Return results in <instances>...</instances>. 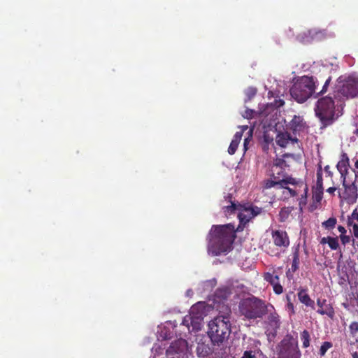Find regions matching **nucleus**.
<instances>
[{
  "instance_id": "aec40b11",
  "label": "nucleus",
  "mask_w": 358,
  "mask_h": 358,
  "mask_svg": "<svg viewBox=\"0 0 358 358\" xmlns=\"http://www.w3.org/2000/svg\"><path fill=\"white\" fill-rule=\"evenodd\" d=\"M303 119L300 116L294 115L290 122V129L294 131H300L304 127Z\"/></svg>"
},
{
  "instance_id": "ea45409f",
  "label": "nucleus",
  "mask_w": 358,
  "mask_h": 358,
  "mask_svg": "<svg viewBox=\"0 0 358 358\" xmlns=\"http://www.w3.org/2000/svg\"><path fill=\"white\" fill-rule=\"evenodd\" d=\"M241 358H256L255 352L252 350H246L243 352Z\"/></svg>"
},
{
  "instance_id": "6ab92c4d",
  "label": "nucleus",
  "mask_w": 358,
  "mask_h": 358,
  "mask_svg": "<svg viewBox=\"0 0 358 358\" xmlns=\"http://www.w3.org/2000/svg\"><path fill=\"white\" fill-rule=\"evenodd\" d=\"M350 166V160L348 155L343 152L341 157V160L338 162L336 167L338 171L343 176L348 171V168Z\"/></svg>"
},
{
  "instance_id": "58836bf2",
  "label": "nucleus",
  "mask_w": 358,
  "mask_h": 358,
  "mask_svg": "<svg viewBox=\"0 0 358 358\" xmlns=\"http://www.w3.org/2000/svg\"><path fill=\"white\" fill-rule=\"evenodd\" d=\"M340 239L343 245L348 244L351 241L350 236L346 234H341Z\"/></svg>"
},
{
  "instance_id": "f3484780",
  "label": "nucleus",
  "mask_w": 358,
  "mask_h": 358,
  "mask_svg": "<svg viewBox=\"0 0 358 358\" xmlns=\"http://www.w3.org/2000/svg\"><path fill=\"white\" fill-rule=\"evenodd\" d=\"M187 342L184 339H179L171 343L170 347L167 349V352L179 354L184 351L186 348Z\"/></svg>"
},
{
  "instance_id": "5fc2aeb1",
  "label": "nucleus",
  "mask_w": 358,
  "mask_h": 358,
  "mask_svg": "<svg viewBox=\"0 0 358 358\" xmlns=\"http://www.w3.org/2000/svg\"><path fill=\"white\" fill-rule=\"evenodd\" d=\"M356 134H358V129L356 130V132H355Z\"/></svg>"
},
{
  "instance_id": "412c9836",
  "label": "nucleus",
  "mask_w": 358,
  "mask_h": 358,
  "mask_svg": "<svg viewBox=\"0 0 358 358\" xmlns=\"http://www.w3.org/2000/svg\"><path fill=\"white\" fill-rule=\"evenodd\" d=\"M294 185L296 186V188H297V189H292V188L288 187L287 185H285V187H282V189H285V191L283 192V194L285 195V198L296 196L299 194V192L301 190L300 189H302L303 191L304 192V189L303 187H299L296 185ZM301 196H302V198H304L305 199L307 197V196L305 197L304 193L301 195Z\"/></svg>"
},
{
  "instance_id": "c03bdc74",
  "label": "nucleus",
  "mask_w": 358,
  "mask_h": 358,
  "mask_svg": "<svg viewBox=\"0 0 358 358\" xmlns=\"http://www.w3.org/2000/svg\"><path fill=\"white\" fill-rule=\"evenodd\" d=\"M353 234L358 239V224H354Z\"/></svg>"
},
{
  "instance_id": "cd10ccee",
  "label": "nucleus",
  "mask_w": 358,
  "mask_h": 358,
  "mask_svg": "<svg viewBox=\"0 0 358 358\" xmlns=\"http://www.w3.org/2000/svg\"><path fill=\"white\" fill-rule=\"evenodd\" d=\"M264 279L269 282L271 285H274L275 282H277L279 281V277L278 275H274L273 273L266 272L264 274Z\"/></svg>"
},
{
  "instance_id": "f03ea898",
  "label": "nucleus",
  "mask_w": 358,
  "mask_h": 358,
  "mask_svg": "<svg viewBox=\"0 0 358 358\" xmlns=\"http://www.w3.org/2000/svg\"><path fill=\"white\" fill-rule=\"evenodd\" d=\"M331 79V76H328L324 80L322 89L315 93L316 85L319 83L318 80L313 76H301L296 80L290 88V94L298 103H304L315 94V98L324 94L328 90Z\"/></svg>"
},
{
  "instance_id": "423d86ee",
  "label": "nucleus",
  "mask_w": 358,
  "mask_h": 358,
  "mask_svg": "<svg viewBox=\"0 0 358 358\" xmlns=\"http://www.w3.org/2000/svg\"><path fill=\"white\" fill-rule=\"evenodd\" d=\"M238 308L241 314L248 320L261 319L268 312V306L254 296L241 300Z\"/></svg>"
},
{
  "instance_id": "dca6fc26",
  "label": "nucleus",
  "mask_w": 358,
  "mask_h": 358,
  "mask_svg": "<svg viewBox=\"0 0 358 358\" xmlns=\"http://www.w3.org/2000/svg\"><path fill=\"white\" fill-rule=\"evenodd\" d=\"M232 194H228L224 196L223 202L229 203V205L223 206L222 209L225 215H231L235 213L236 210H238V205L232 200Z\"/></svg>"
},
{
  "instance_id": "4be33fe9",
  "label": "nucleus",
  "mask_w": 358,
  "mask_h": 358,
  "mask_svg": "<svg viewBox=\"0 0 358 358\" xmlns=\"http://www.w3.org/2000/svg\"><path fill=\"white\" fill-rule=\"evenodd\" d=\"M323 190H324L323 187H320L315 186L313 189V199L314 201H315L317 203H320V201H322V197H323Z\"/></svg>"
},
{
  "instance_id": "c85d7f7f",
  "label": "nucleus",
  "mask_w": 358,
  "mask_h": 358,
  "mask_svg": "<svg viewBox=\"0 0 358 358\" xmlns=\"http://www.w3.org/2000/svg\"><path fill=\"white\" fill-rule=\"evenodd\" d=\"M301 338L303 341V348H308L310 345V334L307 330H303L301 333Z\"/></svg>"
},
{
  "instance_id": "f8f14e48",
  "label": "nucleus",
  "mask_w": 358,
  "mask_h": 358,
  "mask_svg": "<svg viewBox=\"0 0 358 358\" xmlns=\"http://www.w3.org/2000/svg\"><path fill=\"white\" fill-rule=\"evenodd\" d=\"M275 142L281 148H285L288 145H294L298 143V138L292 136L289 132H279L275 137Z\"/></svg>"
},
{
  "instance_id": "393cba45",
  "label": "nucleus",
  "mask_w": 358,
  "mask_h": 358,
  "mask_svg": "<svg viewBox=\"0 0 358 358\" xmlns=\"http://www.w3.org/2000/svg\"><path fill=\"white\" fill-rule=\"evenodd\" d=\"M337 219L334 217H329L328 220L322 222V227L327 230H331L336 227Z\"/></svg>"
},
{
  "instance_id": "3c124183",
  "label": "nucleus",
  "mask_w": 358,
  "mask_h": 358,
  "mask_svg": "<svg viewBox=\"0 0 358 358\" xmlns=\"http://www.w3.org/2000/svg\"><path fill=\"white\" fill-rule=\"evenodd\" d=\"M352 358H358V352H354L353 353H352Z\"/></svg>"
},
{
  "instance_id": "4c0bfd02",
  "label": "nucleus",
  "mask_w": 358,
  "mask_h": 358,
  "mask_svg": "<svg viewBox=\"0 0 358 358\" xmlns=\"http://www.w3.org/2000/svg\"><path fill=\"white\" fill-rule=\"evenodd\" d=\"M229 294V292H228V290L227 289H218L216 292V296H217L219 297L220 296L223 299L227 298Z\"/></svg>"
},
{
  "instance_id": "9b49d317",
  "label": "nucleus",
  "mask_w": 358,
  "mask_h": 358,
  "mask_svg": "<svg viewBox=\"0 0 358 358\" xmlns=\"http://www.w3.org/2000/svg\"><path fill=\"white\" fill-rule=\"evenodd\" d=\"M271 237L275 246L280 248H287L289 245V238L287 233L283 230H272Z\"/></svg>"
},
{
  "instance_id": "20e7f679",
  "label": "nucleus",
  "mask_w": 358,
  "mask_h": 358,
  "mask_svg": "<svg viewBox=\"0 0 358 358\" xmlns=\"http://www.w3.org/2000/svg\"><path fill=\"white\" fill-rule=\"evenodd\" d=\"M337 101L343 99H353L358 96V78L352 76H341L336 80L332 92Z\"/></svg>"
},
{
  "instance_id": "1a4fd4ad",
  "label": "nucleus",
  "mask_w": 358,
  "mask_h": 358,
  "mask_svg": "<svg viewBox=\"0 0 358 358\" xmlns=\"http://www.w3.org/2000/svg\"><path fill=\"white\" fill-rule=\"evenodd\" d=\"M301 352L296 342L283 339L280 343L279 358H301Z\"/></svg>"
},
{
  "instance_id": "603ef678",
  "label": "nucleus",
  "mask_w": 358,
  "mask_h": 358,
  "mask_svg": "<svg viewBox=\"0 0 358 358\" xmlns=\"http://www.w3.org/2000/svg\"><path fill=\"white\" fill-rule=\"evenodd\" d=\"M248 140V138H245V141H244V147H245V149H247L246 144H247Z\"/></svg>"
},
{
  "instance_id": "473e14b6",
  "label": "nucleus",
  "mask_w": 358,
  "mask_h": 358,
  "mask_svg": "<svg viewBox=\"0 0 358 358\" xmlns=\"http://www.w3.org/2000/svg\"><path fill=\"white\" fill-rule=\"evenodd\" d=\"M349 329L351 336L353 337L355 336L358 333V322L355 321L351 322L349 326Z\"/></svg>"
},
{
  "instance_id": "37998d69",
  "label": "nucleus",
  "mask_w": 358,
  "mask_h": 358,
  "mask_svg": "<svg viewBox=\"0 0 358 358\" xmlns=\"http://www.w3.org/2000/svg\"><path fill=\"white\" fill-rule=\"evenodd\" d=\"M324 171L326 172V173H327L329 176H330V177H331V176H332L333 173H332V172L331 171V170H330V166H329V165H327V166H324Z\"/></svg>"
},
{
  "instance_id": "c756f323",
  "label": "nucleus",
  "mask_w": 358,
  "mask_h": 358,
  "mask_svg": "<svg viewBox=\"0 0 358 358\" xmlns=\"http://www.w3.org/2000/svg\"><path fill=\"white\" fill-rule=\"evenodd\" d=\"M311 34L310 30H307L297 36V38L301 43H307L310 41V36Z\"/></svg>"
},
{
  "instance_id": "39448f33",
  "label": "nucleus",
  "mask_w": 358,
  "mask_h": 358,
  "mask_svg": "<svg viewBox=\"0 0 358 358\" xmlns=\"http://www.w3.org/2000/svg\"><path fill=\"white\" fill-rule=\"evenodd\" d=\"M335 101L332 93L319 99L315 108V115L323 127L331 125L338 118L335 112Z\"/></svg>"
},
{
  "instance_id": "e433bc0d",
  "label": "nucleus",
  "mask_w": 358,
  "mask_h": 358,
  "mask_svg": "<svg viewBox=\"0 0 358 358\" xmlns=\"http://www.w3.org/2000/svg\"><path fill=\"white\" fill-rule=\"evenodd\" d=\"M272 286H273V292L276 294H280L282 293L283 288H282V286L279 283V281H278L277 282H275V284L273 285Z\"/></svg>"
},
{
  "instance_id": "a18cd8bd",
  "label": "nucleus",
  "mask_w": 358,
  "mask_h": 358,
  "mask_svg": "<svg viewBox=\"0 0 358 358\" xmlns=\"http://www.w3.org/2000/svg\"><path fill=\"white\" fill-rule=\"evenodd\" d=\"M262 150L264 152H267L269 150L270 144L262 142Z\"/></svg>"
},
{
  "instance_id": "49530a36",
  "label": "nucleus",
  "mask_w": 358,
  "mask_h": 358,
  "mask_svg": "<svg viewBox=\"0 0 358 358\" xmlns=\"http://www.w3.org/2000/svg\"><path fill=\"white\" fill-rule=\"evenodd\" d=\"M338 230L341 233V234H345L347 232L345 228L341 225H339L338 227Z\"/></svg>"
},
{
  "instance_id": "bb28decb",
  "label": "nucleus",
  "mask_w": 358,
  "mask_h": 358,
  "mask_svg": "<svg viewBox=\"0 0 358 358\" xmlns=\"http://www.w3.org/2000/svg\"><path fill=\"white\" fill-rule=\"evenodd\" d=\"M327 241H329L327 244L331 250H336L339 248L338 237L328 236Z\"/></svg>"
},
{
  "instance_id": "ddd939ff",
  "label": "nucleus",
  "mask_w": 358,
  "mask_h": 358,
  "mask_svg": "<svg viewBox=\"0 0 358 358\" xmlns=\"http://www.w3.org/2000/svg\"><path fill=\"white\" fill-rule=\"evenodd\" d=\"M268 306V312L267 313H268V315L266 322L272 330L275 331L280 327V316L274 310V308L272 305L269 304Z\"/></svg>"
},
{
  "instance_id": "9d476101",
  "label": "nucleus",
  "mask_w": 358,
  "mask_h": 358,
  "mask_svg": "<svg viewBox=\"0 0 358 358\" xmlns=\"http://www.w3.org/2000/svg\"><path fill=\"white\" fill-rule=\"evenodd\" d=\"M343 185L345 189L342 194H339L340 197L343 199L348 203H353L356 202L358 194L357 187L355 184L352 182L348 185L345 182V178H344Z\"/></svg>"
},
{
  "instance_id": "4468645a",
  "label": "nucleus",
  "mask_w": 358,
  "mask_h": 358,
  "mask_svg": "<svg viewBox=\"0 0 358 358\" xmlns=\"http://www.w3.org/2000/svg\"><path fill=\"white\" fill-rule=\"evenodd\" d=\"M326 303V299H317V305L320 307V308L317 310V312L322 315H326L331 319H333L335 315L334 309L331 305H327Z\"/></svg>"
},
{
  "instance_id": "a211bd4d",
  "label": "nucleus",
  "mask_w": 358,
  "mask_h": 358,
  "mask_svg": "<svg viewBox=\"0 0 358 358\" xmlns=\"http://www.w3.org/2000/svg\"><path fill=\"white\" fill-rule=\"evenodd\" d=\"M300 264V255H299V247H296L292 254V263L291 265V268L287 272V276H289L290 273L296 272L299 268Z\"/></svg>"
},
{
  "instance_id": "7c9ffc66",
  "label": "nucleus",
  "mask_w": 358,
  "mask_h": 358,
  "mask_svg": "<svg viewBox=\"0 0 358 358\" xmlns=\"http://www.w3.org/2000/svg\"><path fill=\"white\" fill-rule=\"evenodd\" d=\"M317 187H323V179H322V169L321 165L319 166L317 170Z\"/></svg>"
},
{
  "instance_id": "c9c22d12",
  "label": "nucleus",
  "mask_w": 358,
  "mask_h": 358,
  "mask_svg": "<svg viewBox=\"0 0 358 358\" xmlns=\"http://www.w3.org/2000/svg\"><path fill=\"white\" fill-rule=\"evenodd\" d=\"M263 142L273 145V138L268 133L264 132L263 135Z\"/></svg>"
},
{
  "instance_id": "b1692460",
  "label": "nucleus",
  "mask_w": 358,
  "mask_h": 358,
  "mask_svg": "<svg viewBox=\"0 0 358 358\" xmlns=\"http://www.w3.org/2000/svg\"><path fill=\"white\" fill-rule=\"evenodd\" d=\"M287 166V164L285 160H284L283 159L277 158L273 162V165L272 167L273 175V176L275 175L276 169H285V168Z\"/></svg>"
},
{
  "instance_id": "8fccbe9b",
  "label": "nucleus",
  "mask_w": 358,
  "mask_h": 358,
  "mask_svg": "<svg viewBox=\"0 0 358 358\" xmlns=\"http://www.w3.org/2000/svg\"><path fill=\"white\" fill-rule=\"evenodd\" d=\"M327 238H328V236H327V237H323V238L321 239V241H320V243H321V244H322V245L326 244V243H328V241H327Z\"/></svg>"
},
{
  "instance_id": "6e6552de",
  "label": "nucleus",
  "mask_w": 358,
  "mask_h": 358,
  "mask_svg": "<svg viewBox=\"0 0 358 358\" xmlns=\"http://www.w3.org/2000/svg\"><path fill=\"white\" fill-rule=\"evenodd\" d=\"M238 217L240 223L245 225L255 217L259 215L262 211V208L250 203H238Z\"/></svg>"
},
{
  "instance_id": "09e8293b",
  "label": "nucleus",
  "mask_w": 358,
  "mask_h": 358,
  "mask_svg": "<svg viewBox=\"0 0 358 358\" xmlns=\"http://www.w3.org/2000/svg\"><path fill=\"white\" fill-rule=\"evenodd\" d=\"M336 190V188L334 187H331L327 189V192L331 194H334L335 191Z\"/></svg>"
},
{
  "instance_id": "f704fd0d",
  "label": "nucleus",
  "mask_w": 358,
  "mask_h": 358,
  "mask_svg": "<svg viewBox=\"0 0 358 358\" xmlns=\"http://www.w3.org/2000/svg\"><path fill=\"white\" fill-rule=\"evenodd\" d=\"M238 144L239 143L231 141V142L229 146V148H228L229 154L234 155L238 148Z\"/></svg>"
},
{
  "instance_id": "2eb2a0df",
  "label": "nucleus",
  "mask_w": 358,
  "mask_h": 358,
  "mask_svg": "<svg viewBox=\"0 0 358 358\" xmlns=\"http://www.w3.org/2000/svg\"><path fill=\"white\" fill-rule=\"evenodd\" d=\"M297 296L301 303L305 305L306 307H310L311 309L315 310V301L310 297L306 288L301 287H299L298 289Z\"/></svg>"
},
{
  "instance_id": "864d4df0",
  "label": "nucleus",
  "mask_w": 358,
  "mask_h": 358,
  "mask_svg": "<svg viewBox=\"0 0 358 358\" xmlns=\"http://www.w3.org/2000/svg\"><path fill=\"white\" fill-rule=\"evenodd\" d=\"M355 166L357 169H358V159L355 162Z\"/></svg>"
},
{
  "instance_id": "5701e85b",
  "label": "nucleus",
  "mask_w": 358,
  "mask_h": 358,
  "mask_svg": "<svg viewBox=\"0 0 358 358\" xmlns=\"http://www.w3.org/2000/svg\"><path fill=\"white\" fill-rule=\"evenodd\" d=\"M292 208H291V207H283V208H282L280 209V210L279 212V215H278V216H279V219H278L279 221L280 222H285L288 219V217H289V215H290V213L292 212Z\"/></svg>"
},
{
  "instance_id": "72a5a7b5",
  "label": "nucleus",
  "mask_w": 358,
  "mask_h": 358,
  "mask_svg": "<svg viewBox=\"0 0 358 358\" xmlns=\"http://www.w3.org/2000/svg\"><path fill=\"white\" fill-rule=\"evenodd\" d=\"M247 129H248V126L243 127V130L241 131H237L234 134L232 141L239 143L240 141L241 140L242 136H243V130Z\"/></svg>"
},
{
  "instance_id": "0eeeda50",
  "label": "nucleus",
  "mask_w": 358,
  "mask_h": 358,
  "mask_svg": "<svg viewBox=\"0 0 358 358\" xmlns=\"http://www.w3.org/2000/svg\"><path fill=\"white\" fill-rule=\"evenodd\" d=\"M275 180H266L264 181V188L269 189L271 187H276L278 189H280V187H285V185L289 184L290 185H296L299 187H303L304 189L305 197L306 196V194L308 193V186L306 183H304L301 180H296L295 178H293L290 176H287L281 180H276L277 177L274 176Z\"/></svg>"
},
{
  "instance_id": "a19ab883",
  "label": "nucleus",
  "mask_w": 358,
  "mask_h": 358,
  "mask_svg": "<svg viewBox=\"0 0 358 358\" xmlns=\"http://www.w3.org/2000/svg\"><path fill=\"white\" fill-rule=\"evenodd\" d=\"M285 104V101L282 99H275L273 103H271V105L273 106L275 108H278L282 106Z\"/></svg>"
},
{
  "instance_id": "79ce46f5",
  "label": "nucleus",
  "mask_w": 358,
  "mask_h": 358,
  "mask_svg": "<svg viewBox=\"0 0 358 358\" xmlns=\"http://www.w3.org/2000/svg\"><path fill=\"white\" fill-rule=\"evenodd\" d=\"M287 309L291 311V313L292 314H294L295 313V310H294V306L292 303H287Z\"/></svg>"
},
{
  "instance_id": "f257e3e1",
  "label": "nucleus",
  "mask_w": 358,
  "mask_h": 358,
  "mask_svg": "<svg viewBox=\"0 0 358 358\" xmlns=\"http://www.w3.org/2000/svg\"><path fill=\"white\" fill-rule=\"evenodd\" d=\"M235 238L234 224L213 225L209 233L208 253L213 256L227 255L231 251Z\"/></svg>"
},
{
  "instance_id": "7ed1b4c3",
  "label": "nucleus",
  "mask_w": 358,
  "mask_h": 358,
  "mask_svg": "<svg viewBox=\"0 0 358 358\" xmlns=\"http://www.w3.org/2000/svg\"><path fill=\"white\" fill-rule=\"evenodd\" d=\"M230 313V308L226 306L224 315H218L209 322L208 334L214 344L220 345L229 337L231 332Z\"/></svg>"
},
{
  "instance_id": "a878e982",
  "label": "nucleus",
  "mask_w": 358,
  "mask_h": 358,
  "mask_svg": "<svg viewBox=\"0 0 358 358\" xmlns=\"http://www.w3.org/2000/svg\"><path fill=\"white\" fill-rule=\"evenodd\" d=\"M347 224L348 227H352L354 224H358V209L355 208L352 214L348 216Z\"/></svg>"
},
{
  "instance_id": "de8ad7c7",
  "label": "nucleus",
  "mask_w": 358,
  "mask_h": 358,
  "mask_svg": "<svg viewBox=\"0 0 358 358\" xmlns=\"http://www.w3.org/2000/svg\"><path fill=\"white\" fill-rule=\"evenodd\" d=\"M292 295H294L293 292H289V294H287L286 296V300L287 301V303H292Z\"/></svg>"
},
{
  "instance_id": "2f4dec72",
  "label": "nucleus",
  "mask_w": 358,
  "mask_h": 358,
  "mask_svg": "<svg viewBox=\"0 0 358 358\" xmlns=\"http://www.w3.org/2000/svg\"><path fill=\"white\" fill-rule=\"evenodd\" d=\"M332 347V343L329 341L324 342L320 348V355L324 356L327 351Z\"/></svg>"
}]
</instances>
